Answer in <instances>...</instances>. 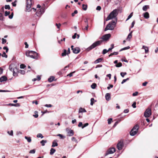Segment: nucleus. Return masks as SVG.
<instances>
[{
  "label": "nucleus",
  "mask_w": 158,
  "mask_h": 158,
  "mask_svg": "<svg viewBox=\"0 0 158 158\" xmlns=\"http://www.w3.org/2000/svg\"><path fill=\"white\" fill-rule=\"evenodd\" d=\"M119 11V10L115 9L112 11L108 16L106 19V21L114 19V20L116 19L117 20V16Z\"/></svg>",
  "instance_id": "nucleus-1"
},
{
  "label": "nucleus",
  "mask_w": 158,
  "mask_h": 158,
  "mask_svg": "<svg viewBox=\"0 0 158 158\" xmlns=\"http://www.w3.org/2000/svg\"><path fill=\"white\" fill-rule=\"evenodd\" d=\"M26 55L27 57L35 59H37L38 58V54L35 52L32 51H27L26 52Z\"/></svg>",
  "instance_id": "nucleus-2"
},
{
  "label": "nucleus",
  "mask_w": 158,
  "mask_h": 158,
  "mask_svg": "<svg viewBox=\"0 0 158 158\" xmlns=\"http://www.w3.org/2000/svg\"><path fill=\"white\" fill-rule=\"evenodd\" d=\"M117 23V19L114 21H112L110 22L106 26L105 29V31H106L108 30H113L115 27Z\"/></svg>",
  "instance_id": "nucleus-3"
},
{
  "label": "nucleus",
  "mask_w": 158,
  "mask_h": 158,
  "mask_svg": "<svg viewBox=\"0 0 158 158\" xmlns=\"http://www.w3.org/2000/svg\"><path fill=\"white\" fill-rule=\"evenodd\" d=\"M102 42V40H99L93 43L91 46L86 49V50L89 51L96 47L100 45Z\"/></svg>",
  "instance_id": "nucleus-4"
},
{
  "label": "nucleus",
  "mask_w": 158,
  "mask_h": 158,
  "mask_svg": "<svg viewBox=\"0 0 158 158\" xmlns=\"http://www.w3.org/2000/svg\"><path fill=\"white\" fill-rule=\"evenodd\" d=\"M139 128V126L138 125H135L130 131V134L131 136L135 135L138 132Z\"/></svg>",
  "instance_id": "nucleus-5"
},
{
  "label": "nucleus",
  "mask_w": 158,
  "mask_h": 158,
  "mask_svg": "<svg viewBox=\"0 0 158 158\" xmlns=\"http://www.w3.org/2000/svg\"><path fill=\"white\" fill-rule=\"evenodd\" d=\"M151 109L148 108L145 110L144 115L145 117L146 118H148L149 117L151 114Z\"/></svg>",
  "instance_id": "nucleus-6"
},
{
  "label": "nucleus",
  "mask_w": 158,
  "mask_h": 158,
  "mask_svg": "<svg viewBox=\"0 0 158 158\" xmlns=\"http://www.w3.org/2000/svg\"><path fill=\"white\" fill-rule=\"evenodd\" d=\"M115 151V149L114 147L109 148L106 152L105 156H106L108 154H113Z\"/></svg>",
  "instance_id": "nucleus-7"
},
{
  "label": "nucleus",
  "mask_w": 158,
  "mask_h": 158,
  "mask_svg": "<svg viewBox=\"0 0 158 158\" xmlns=\"http://www.w3.org/2000/svg\"><path fill=\"white\" fill-rule=\"evenodd\" d=\"M111 35L110 34H106L103 35L101 38L103 41H107L110 38Z\"/></svg>",
  "instance_id": "nucleus-8"
},
{
  "label": "nucleus",
  "mask_w": 158,
  "mask_h": 158,
  "mask_svg": "<svg viewBox=\"0 0 158 158\" xmlns=\"http://www.w3.org/2000/svg\"><path fill=\"white\" fill-rule=\"evenodd\" d=\"M26 9L28 10L31 7L32 4V0H26Z\"/></svg>",
  "instance_id": "nucleus-9"
},
{
  "label": "nucleus",
  "mask_w": 158,
  "mask_h": 158,
  "mask_svg": "<svg viewBox=\"0 0 158 158\" xmlns=\"http://www.w3.org/2000/svg\"><path fill=\"white\" fill-rule=\"evenodd\" d=\"M66 131L67 132V135L68 136H71L73 135V131L71 129L67 128L66 129Z\"/></svg>",
  "instance_id": "nucleus-10"
},
{
  "label": "nucleus",
  "mask_w": 158,
  "mask_h": 158,
  "mask_svg": "<svg viewBox=\"0 0 158 158\" xmlns=\"http://www.w3.org/2000/svg\"><path fill=\"white\" fill-rule=\"evenodd\" d=\"M44 12V9L41 8L38 9L36 13V14L38 16H39L43 14Z\"/></svg>",
  "instance_id": "nucleus-11"
},
{
  "label": "nucleus",
  "mask_w": 158,
  "mask_h": 158,
  "mask_svg": "<svg viewBox=\"0 0 158 158\" xmlns=\"http://www.w3.org/2000/svg\"><path fill=\"white\" fill-rule=\"evenodd\" d=\"M123 146V144L122 142H120L117 145V148L119 150H121Z\"/></svg>",
  "instance_id": "nucleus-12"
},
{
  "label": "nucleus",
  "mask_w": 158,
  "mask_h": 158,
  "mask_svg": "<svg viewBox=\"0 0 158 158\" xmlns=\"http://www.w3.org/2000/svg\"><path fill=\"white\" fill-rule=\"evenodd\" d=\"M80 49L78 47H76L73 50V53L75 54H77L80 51Z\"/></svg>",
  "instance_id": "nucleus-13"
},
{
  "label": "nucleus",
  "mask_w": 158,
  "mask_h": 158,
  "mask_svg": "<svg viewBox=\"0 0 158 158\" xmlns=\"http://www.w3.org/2000/svg\"><path fill=\"white\" fill-rule=\"evenodd\" d=\"M105 98L107 101L110 100L111 99L110 94V93H106L105 95Z\"/></svg>",
  "instance_id": "nucleus-14"
},
{
  "label": "nucleus",
  "mask_w": 158,
  "mask_h": 158,
  "mask_svg": "<svg viewBox=\"0 0 158 158\" xmlns=\"http://www.w3.org/2000/svg\"><path fill=\"white\" fill-rule=\"evenodd\" d=\"M7 79V78L5 76H2L0 78V82H2L3 81H6Z\"/></svg>",
  "instance_id": "nucleus-15"
},
{
  "label": "nucleus",
  "mask_w": 158,
  "mask_h": 158,
  "mask_svg": "<svg viewBox=\"0 0 158 158\" xmlns=\"http://www.w3.org/2000/svg\"><path fill=\"white\" fill-rule=\"evenodd\" d=\"M142 48L145 50V53H148L149 49L147 47L143 45V46Z\"/></svg>",
  "instance_id": "nucleus-16"
},
{
  "label": "nucleus",
  "mask_w": 158,
  "mask_h": 158,
  "mask_svg": "<svg viewBox=\"0 0 158 158\" xmlns=\"http://www.w3.org/2000/svg\"><path fill=\"white\" fill-rule=\"evenodd\" d=\"M143 16L144 18L148 19L149 18V15L148 12H146L143 14Z\"/></svg>",
  "instance_id": "nucleus-17"
},
{
  "label": "nucleus",
  "mask_w": 158,
  "mask_h": 158,
  "mask_svg": "<svg viewBox=\"0 0 158 158\" xmlns=\"http://www.w3.org/2000/svg\"><path fill=\"white\" fill-rule=\"evenodd\" d=\"M55 77L53 76H51L48 79V81L51 82H52L53 80H54V79H55Z\"/></svg>",
  "instance_id": "nucleus-18"
},
{
  "label": "nucleus",
  "mask_w": 158,
  "mask_h": 158,
  "mask_svg": "<svg viewBox=\"0 0 158 158\" xmlns=\"http://www.w3.org/2000/svg\"><path fill=\"white\" fill-rule=\"evenodd\" d=\"M102 59H103L101 58H98L94 61V63L95 64H97L99 62H101L102 60Z\"/></svg>",
  "instance_id": "nucleus-19"
},
{
  "label": "nucleus",
  "mask_w": 158,
  "mask_h": 158,
  "mask_svg": "<svg viewBox=\"0 0 158 158\" xmlns=\"http://www.w3.org/2000/svg\"><path fill=\"white\" fill-rule=\"evenodd\" d=\"M149 8V6L148 5H145L143 7V11H146Z\"/></svg>",
  "instance_id": "nucleus-20"
},
{
  "label": "nucleus",
  "mask_w": 158,
  "mask_h": 158,
  "mask_svg": "<svg viewBox=\"0 0 158 158\" xmlns=\"http://www.w3.org/2000/svg\"><path fill=\"white\" fill-rule=\"evenodd\" d=\"M86 112V111L85 109L82 108H80L79 109V113H82V112Z\"/></svg>",
  "instance_id": "nucleus-21"
},
{
  "label": "nucleus",
  "mask_w": 158,
  "mask_h": 158,
  "mask_svg": "<svg viewBox=\"0 0 158 158\" xmlns=\"http://www.w3.org/2000/svg\"><path fill=\"white\" fill-rule=\"evenodd\" d=\"M132 31H131L128 35L127 38V40H130V39L132 37Z\"/></svg>",
  "instance_id": "nucleus-22"
},
{
  "label": "nucleus",
  "mask_w": 158,
  "mask_h": 158,
  "mask_svg": "<svg viewBox=\"0 0 158 158\" xmlns=\"http://www.w3.org/2000/svg\"><path fill=\"white\" fill-rule=\"evenodd\" d=\"M25 138L27 140V142L29 143L31 142V137L25 136Z\"/></svg>",
  "instance_id": "nucleus-23"
},
{
  "label": "nucleus",
  "mask_w": 158,
  "mask_h": 158,
  "mask_svg": "<svg viewBox=\"0 0 158 158\" xmlns=\"http://www.w3.org/2000/svg\"><path fill=\"white\" fill-rule=\"evenodd\" d=\"M56 152V150L53 148H51L50 154L51 155H53Z\"/></svg>",
  "instance_id": "nucleus-24"
},
{
  "label": "nucleus",
  "mask_w": 158,
  "mask_h": 158,
  "mask_svg": "<svg viewBox=\"0 0 158 158\" xmlns=\"http://www.w3.org/2000/svg\"><path fill=\"white\" fill-rule=\"evenodd\" d=\"M58 146V143L57 142H55V140L54 141L52 142V147H54L56 146Z\"/></svg>",
  "instance_id": "nucleus-25"
},
{
  "label": "nucleus",
  "mask_w": 158,
  "mask_h": 158,
  "mask_svg": "<svg viewBox=\"0 0 158 158\" xmlns=\"http://www.w3.org/2000/svg\"><path fill=\"white\" fill-rule=\"evenodd\" d=\"M35 114L33 115V116L35 117V118H37L38 117V112L37 111H35L34 112Z\"/></svg>",
  "instance_id": "nucleus-26"
},
{
  "label": "nucleus",
  "mask_w": 158,
  "mask_h": 158,
  "mask_svg": "<svg viewBox=\"0 0 158 158\" xmlns=\"http://www.w3.org/2000/svg\"><path fill=\"white\" fill-rule=\"evenodd\" d=\"M87 5L83 4L82 5V8L83 10H86L87 9Z\"/></svg>",
  "instance_id": "nucleus-27"
},
{
  "label": "nucleus",
  "mask_w": 158,
  "mask_h": 158,
  "mask_svg": "<svg viewBox=\"0 0 158 158\" xmlns=\"http://www.w3.org/2000/svg\"><path fill=\"white\" fill-rule=\"evenodd\" d=\"M97 86V84L96 83H94L91 85V87L92 89H94Z\"/></svg>",
  "instance_id": "nucleus-28"
},
{
  "label": "nucleus",
  "mask_w": 158,
  "mask_h": 158,
  "mask_svg": "<svg viewBox=\"0 0 158 158\" xmlns=\"http://www.w3.org/2000/svg\"><path fill=\"white\" fill-rule=\"evenodd\" d=\"M47 142V140H42L40 141V143L42 144V146L45 145V143Z\"/></svg>",
  "instance_id": "nucleus-29"
},
{
  "label": "nucleus",
  "mask_w": 158,
  "mask_h": 158,
  "mask_svg": "<svg viewBox=\"0 0 158 158\" xmlns=\"http://www.w3.org/2000/svg\"><path fill=\"white\" fill-rule=\"evenodd\" d=\"M16 105H19V106H20L19 104V103H17L16 104H12V103H9V104H7V106H16Z\"/></svg>",
  "instance_id": "nucleus-30"
},
{
  "label": "nucleus",
  "mask_w": 158,
  "mask_h": 158,
  "mask_svg": "<svg viewBox=\"0 0 158 158\" xmlns=\"http://www.w3.org/2000/svg\"><path fill=\"white\" fill-rule=\"evenodd\" d=\"M67 54V51L66 50L64 49L63 52L62 53L61 56H65Z\"/></svg>",
  "instance_id": "nucleus-31"
},
{
  "label": "nucleus",
  "mask_w": 158,
  "mask_h": 158,
  "mask_svg": "<svg viewBox=\"0 0 158 158\" xmlns=\"http://www.w3.org/2000/svg\"><path fill=\"white\" fill-rule=\"evenodd\" d=\"M130 48V47L129 46H127V47H125L124 48H122L120 50V51H123V50H127V49H129Z\"/></svg>",
  "instance_id": "nucleus-32"
},
{
  "label": "nucleus",
  "mask_w": 158,
  "mask_h": 158,
  "mask_svg": "<svg viewBox=\"0 0 158 158\" xmlns=\"http://www.w3.org/2000/svg\"><path fill=\"white\" fill-rule=\"evenodd\" d=\"M37 137L38 138H40V137L41 138H42L44 137L41 134L39 133L37 135Z\"/></svg>",
  "instance_id": "nucleus-33"
},
{
  "label": "nucleus",
  "mask_w": 158,
  "mask_h": 158,
  "mask_svg": "<svg viewBox=\"0 0 158 158\" xmlns=\"http://www.w3.org/2000/svg\"><path fill=\"white\" fill-rule=\"evenodd\" d=\"M133 12H132L131 13V14L128 16L127 19H126V21H127L130 19L133 15Z\"/></svg>",
  "instance_id": "nucleus-34"
},
{
  "label": "nucleus",
  "mask_w": 158,
  "mask_h": 158,
  "mask_svg": "<svg viewBox=\"0 0 158 158\" xmlns=\"http://www.w3.org/2000/svg\"><path fill=\"white\" fill-rule=\"evenodd\" d=\"M122 64L121 63H119L115 65V66L117 67H119L122 66Z\"/></svg>",
  "instance_id": "nucleus-35"
},
{
  "label": "nucleus",
  "mask_w": 158,
  "mask_h": 158,
  "mask_svg": "<svg viewBox=\"0 0 158 158\" xmlns=\"http://www.w3.org/2000/svg\"><path fill=\"white\" fill-rule=\"evenodd\" d=\"M94 98H92L91 99V100H90V105H91V106H92L94 104Z\"/></svg>",
  "instance_id": "nucleus-36"
},
{
  "label": "nucleus",
  "mask_w": 158,
  "mask_h": 158,
  "mask_svg": "<svg viewBox=\"0 0 158 158\" xmlns=\"http://www.w3.org/2000/svg\"><path fill=\"white\" fill-rule=\"evenodd\" d=\"M57 136L60 137V138L62 139H64L65 138V137L63 135L60 134L57 135Z\"/></svg>",
  "instance_id": "nucleus-37"
},
{
  "label": "nucleus",
  "mask_w": 158,
  "mask_h": 158,
  "mask_svg": "<svg viewBox=\"0 0 158 158\" xmlns=\"http://www.w3.org/2000/svg\"><path fill=\"white\" fill-rule=\"evenodd\" d=\"M127 74L126 72H121L120 73V75L122 77H124V76Z\"/></svg>",
  "instance_id": "nucleus-38"
},
{
  "label": "nucleus",
  "mask_w": 158,
  "mask_h": 158,
  "mask_svg": "<svg viewBox=\"0 0 158 158\" xmlns=\"http://www.w3.org/2000/svg\"><path fill=\"white\" fill-rule=\"evenodd\" d=\"M2 56L3 57H5L6 58L7 57V56L6 54V53L5 52H3V54H2Z\"/></svg>",
  "instance_id": "nucleus-39"
},
{
  "label": "nucleus",
  "mask_w": 158,
  "mask_h": 158,
  "mask_svg": "<svg viewBox=\"0 0 158 158\" xmlns=\"http://www.w3.org/2000/svg\"><path fill=\"white\" fill-rule=\"evenodd\" d=\"M78 12L77 10H75L74 12L72 13L71 15L73 17L75 15L77 14V13Z\"/></svg>",
  "instance_id": "nucleus-40"
},
{
  "label": "nucleus",
  "mask_w": 158,
  "mask_h": 158,
  "mask_svg": "<svg viewBox=\"0 0 158 158\" xmlns=\"http://www.w3.org/2000/svg\"><path fill=\"white\" fill-rule=\"evenodd\" d=\"M86 26L85 27V28H82V30L84 31H85V30H86V31H88V28L89 27L88 24H86Z\"/></svg>",
  "instance_id": "nucleus-41"
},
{
  "label": "nucleus",
  "mask_w": 158,
  "mask_h": 158,
  "mask_svg": "<svg viewBox=\"0 0 158 158\" xmlns=\"http://www.w3.org/2000/svg\"><path fill=\"white\" fill-rule=\"evenodd\" d=\"M10 11H5V16H7L10 15Z\"/></svg>",
  "instance_id": "nucleus-42"
},
{
  "label": "nucleus",
  "mask_w": 158,
  "mask_h": 158,
  "mask_svg": "<svg viewBox=\"0 0 158 158\" xmlns=\"http://www.w3.org/2000/svg\"><path fill=\"white\" fill-rule=\"evenodd\" d=\"M129 80V78H127V79H123L122 81V82H121V84H123L124 83H125V82H126L127 81V80Z\"/></svg>",
  "instance_id": "nucleus-43"
},
{
  "label": "nucleus",
  "mask_w": 158,
  "mask_h": 158,
  "mask_svg": "<svg viewBox=\"0 0 158 158\" xmlns=\"http://www.w3.org/2000/svg\"><path fill=\"white\" fill-rule=\"evenodd\" d=\"M5 8L6 9L9 10L10 9V7L9 5H6L5 6Z\"/></svg>",
  "instance_id": "nucleus-44"
},
{
  "label": "nucleus",
  "mask_w": 158,
  "mask_h": 158,
  "mask_svg": "<svg viewBox=\"0 0 158 158\" xmlns=\"http://www.w3.org/2000/svg\"><path fill=\"white\" fill-rule=\"evenodd\" d=\"M35 149H34L30 150V151L29 152V153L31 154H34L35 153Z\"/></svg>",
  "instance_id": "nucleus-45"
},
{
  "label": "nucleus",
  "mask_w": 158,
  "mask_h": 158,
  "mask_svg": "<svg viewBox=\"0 0 158 158\" xmlns=\"http://www.w3.org/2000/svg\"><path fill=\"white\" fill-rule=\"evenodd\" d=\"M3 17L2 14L0 13V20H3Z\"/></svg>",
  "instance_id": "nucleus-46"
},
{
  "label": "nucleus",
  "mask_w": 158,
  "mask_h": 158,
  "mask_svg": "<svg viewBox=\"0 0 158 158\" xmlns=\"http://www.w3.org/2000/svg\"><path fill=\"white\" fill-rule=\"evenodd\" d=\"M112 121V118H110L108 119V123L109 124L111 123V122Z\"/></svg>",
  "instance_id": "nucleus-47"
},
{
  "label": "nucleus",
  "mask_w": 158,
  "mask_h": 158,
  "mask_svg": "<svg viewBox=\"0 0 158 158\" xmlns=\"http://www.w3.org/2000/svg\"><path fill=\"white\" fill-rule=\"evenodd\" d=\"M89 125V124L88 123H86L84 124V125L81 127L83 129L86 127L88 126Z\"/></svg>",
  "instance_id": "nucleus-48"
},
{
  "label": "nucleus",
  "mask_w": 158,
  "mask_h": 158,
  "mask_svg": "<svg viewBox=\"0 0 158 158\" xmlns=\"http://www.w3.org/2000/svg\"><path fill=\"white\" fill-rule=\"evenodd\" d=\"M136 102H134L132 104V106L134 108H135L136 107Z\"/></svg>",
  "instance_id": "nucleus-49"
},
{
  "label": "nucleus",
  "mask_w": 158,
  "mask_h": 158,
  "mask_svg": "<svg viewBox=\"0 0 158 158\" xmlns=\"http://www.w3.org/2000/svg\"><path fill=\"white\" fill-rule=\"evenodd\" d=\"M6 42V39H5L4 38L2 39V44H4Z\"/></svg>",
  "instance_id": "nucleus-50"
},
{
  "label": "nucleus",
  "mask_w": 158,
  "mask_h": 158,
  "mask_svg": "<svg viewBox=\"0 0 158 158\" xmlns=\"http://www.w3.org/2000/svg\"><path fill=\"white\" fill-rule=\"evenodd\" d=\"M56 25L57 27V28L58 29H59L60 27L61 24L60 23H59V24L56 23Z\"/></svg>",
  "instance_id": "nucleus-51"
},
{
  "label": "nucleus",
  "mask_w": 158,
  "mask_h": 158,
  "mask_svg": "<svg viewBox=\"0 0 158 158\" xmlns=\"http://www.w3.org/2000/svg\"><path fill=\"white\" fill-rule=\"evenodd\" d=\"M107 52H108V51L106 49H104L102 51V54H105Z\"/></svg>",
  "instance_id": "nucleus-52"
},
{
  "label": "nucleus",
  "mask_w": 158,
  "mask_h": 158,
  "mask_svg": "<svg viewBox=\"0 0 158 158\" xmlns=\"http://www.w3.org/2000/svg\"><path fill=\"white\" fill-rule=\"evenodd\" d=\"M109 86H108L107 87V89H109L110 88H112L113 87V85H112L109 84Z\"/></svg>",
  "instance_id": "nucleus-53"
},
{
  "label": "nucleus",
  "mask_w": 158,
  "mask_h": 158,
  "mask_svg": "<svg viewBox=\"0 0 158 158\" xmlns=\"http://www.w3.org/2000/svg\"><path fill=\"white\" fill-rule=\"evenodd\" d=\"M75 72V71L73 72L72 73H71L67 75V76H69L70 77H71L73 76V74Z\"/></svg>",
  "instance_id": "nucleus-54"
},
{
  "label": "nucleus",
  "mask_w": 158,
  "mask_h": 158,
  "mask_svg": "<svg viewBox=\"0 0 158 158\" xmlns=\"http://www.w3.org/2000/svg\"><path fill=\"white\" fill-rule=\"evenodd\" d=\"M16 1H15L14 2H12V4L13 6H16Z\"/></svg>",
  "instance_id": "nucleus-55"
},
{
  "label": "nucleus",
  "mask_w": 158,
  "mask_h": 158,
  "mask_svg": "<svg viewBox=\"0 0 158 158\" xmlns=\"http://www.w3.org/2000/svg\"><path fill=\"white\" fill-rule=\"evenodd\" d=\"M13 16V13H12L10 15H9V18L10 19H11L12 18Z\"/></svg>",
  "instance_id": "nucleus-56"
},
{
  "label": "nucleus",
  "mask_w": 158,
  "mask_h": 158,
  "mask_svg": "<svg viewBox=\"0 0 158 158\" xmlns=\"http://www.w3.org/2000/svg\"><path fill=\"white\" fill-rule=\"evenodd\" d=\"M3 49L4 50H6V52H8V48L7 47H4L3 48Z\"/></svg>",
  "instance_id": "nucleus-57"
},
{
  "label": "nucleus",
  "mask_w": 158,
  "mask_h": 158,
  "mask_svg": "<svg viewBox=\"0 0 158 158\" xmlns=\"http://www.w3.org/2000/svg\"><path fill=\"white\" fill-rule=\"evenodd\" d=\"M25 67V66L23 64H21L20 66V67L21 69H24Z\"/></svg>",
  "instance_id": "nucleus-58"
},
{
  "label": "nucleus",
  "mask_w": 158,
  "mask_h": 158,
  "mask_svg": "<svg viewBox=\"0 0 158 158\" xmlns=\"http://www.w3.org/2000/svg\"><path fill=\"white\" fill-rule=\"evenodd\" d=\"M138 92H135L132 94V95L133 96H136L138 94Z\"/></svg>",
  "instance_id": "nucleus-59"
},
{
  "label": "nucleus",
  "mask_w": 158,
  "mask_h": 158,
  "mask_svg": "<svg viewBox=\"0 0 158 158\" xmlns=\"http://www.w3.org/2000/svg\"><path fill=\"white\" fill-rule=\"evenodd\" d=\"M45 106L47 107H51L52 106L51 104H46Z\"/></svg>",
  "instance_id": "nucleus-60"
},
{
  "label": "nucleus",
  "mask_w": 158,
  "mask_h": 158,
  "mask_svg": "<svg viewBox=\"0 0 158 158\" xmlns=\"http://www.w3.org/2000/svg\"><path fill=\"white\" fill-rule=\"evenodd\" d=\"M24 44L25 45V47L26 48H27L28 47V45L27 42H25L24 43Z\"/></svg>",
  "instance_id": "nucleus-61"
},
{
  "label": "nucleus",
  "mask_w": 158,
  "mask_h": 158,
  "mask_svg": "<svg viewBox=\"0 0 158 158\" xmlns=\"http://www.w3.org/2000/svg\"><path fill=\"white\" fill-rule=\"evenodd\" d=\"M101 7L100 6H98L97 7V8H96V10H101Z\"/></svg>",
  "instance_id": "nucleus-62"
},
{
  "label": "nucleus",
  "mask_w": 158,
  "mask_h": 158,
  "mask_svg": "<svg viewBox=\"0 0 158 158\" xmlns=\"http://www.w3.org/2000/svg\"><path fill=\"white\" fill-rule=\"evenodd\" d=\"M135 21H133V22H132V23H131V28H132L134 26V25L135 24Z\"/></svg>",
  "instance_id": "nucleus-63"
},
{
  "label": "nucleus",
  "mask_w": 158,
  "mask_h": 158,
  "mask_svg": "<svg viewBox=\"0 0 158 158\" xmlns=\"http://www.w3.org/2000/svg\"><path fill=\"white\" fill-rule=\"evenodd\" d=\"M77 34L75 33L74 34V35L72 36V38L73 39H75L76 37V35Z\"/></svg>",
  "instance_id": "nucleus-64"
}]
</instances>
